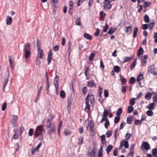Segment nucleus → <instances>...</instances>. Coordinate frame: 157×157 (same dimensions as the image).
<instances>
[{
	"instance_id": "obj_1",
	"label": "nucleus",
	"mask_w": 157,
	"mask_h": 157,
	"mask_svg": "<svg viewBox=\"0 0 157 157\" xmlns=\"http://www.w3.org/2000/svg\"><path fill=\"white\" fill-rule=\"evenodd\" d=\"M45 129L44 128L42 125L38 126L34 132V135L36 136H40L39 139L40 140H42L43 134L45 133Z\"/></svg>"
},
{
	"instance_id": "obj_2",
	"label": "nucleus",
	"mask_w": 157,
	"mask_h": 157,
	"mask_svg": "<svg viewBox=\"0 0 157 157\" xmlns=\"http://www.w3.org/2000/svg\"><path fill=\"white\" fill-rule=\"evenodd\" d=\"M24 47L23 51L25 53V57L26 59H28L31 54L29 43L27 42L24 45Z\"/></svg>"
},
{
	"instance_id": "obj_3",
	"label": "nucleus",
	"mask_w": 157,
	"mask_h": 157,
	"mask_svg": "<svg viewBox=\"0 0 157 157\" xmlns=\"http://www.w3.org/2000/svg\"><path fill=\"white\" fill-rule=\"evenodd\" d=\"M10 76V73L8 71H7L6 73V75H5L4 80V83L2 89L3 91H4L6 88V87L9 81V78Z\"/></svg>"
},
{
	"instance_id": "obj_4",
	"label": "nucleus",
	"mask_w": 157,
	"mask_h": 157,
	"mask_svg": "<svg viewBox=\"0 0 157 157\" xmlns=\"http://www.w3.org/2000/svg\"><path fill=\"white\" fill-rule=\"evenodd\" d=\"M110 1H106V0H104L103 7L105 10H108L111 8L112 5L110 4Z\"/></svg>"
},
{
	"instance_id": "obj_5",
	"label": "nucleus",
	"mask_w": 157,
	"mask_h": 157,
	"mask_svg": "<svg viewBox=\"0 0 157 157\" xmlns=\"http://www.w3.org/2000/svg\"><path fill=\"white\" fill-rule=\"evenodd\" d=\"M89 95L90 94H89L86 97L85 100L86 106L85 107V111L87 112H88L90 109V105L89 104Z\"/></svg>"
},
{
	"instance_id": "obj_6",
	"label": "nucleus",
	"mask_w": 157,
	"mask_h": 157,
	"mask_svg": "<svg viewBox=\"0 0 157 157\" xmlns=\"http://www.w3.org/2000/svg\"><path fill=\"white\" fill-rule=\"evenodd\" d=\"M141 147L145 149L148 150L150 149V145L149 143L147 142H143L141 145Z\"/></svg>"
},
{
	"instance_id": "obj_7",
	"label": "nucleus",
	"mask_w": 157,
	"mask_h": 157,
	"mask_svg": "<svg viewBox=\"0 0 157 157\" xmlns=\"http://www.w3.org/2000/svg\"><path fill=\"white\" fill-rule=\"evenodd\" d=\"M42 143L41 142H40L38 145L36 146V148H33L32 149V154H34L35 152L36 151H39V149L40 147L42 145Z\"/></svg>"
},
{
	"instance_id": "obj_8",
	"label": "nucleus",
	"mask_w": 157,
	"mask_h": 157,
	"mask_svg": "<svg viewBox=\"0 0 157 157\" xmlns=\"http://www.w3.org/2000/svg\"><path fill=\"white\" fill-rule=\"evenodd\" d=\"M52 49H51L49 50V51L48 56V65H49L50 64L52 61Z\"/></svg>"
},
{
	"instance_id": "obj_9",
	"label": "nucleus",
	"mask_w": 157,
	"mask_h": 157,
	"mask_svg": "<svg viewBox=\"0 0 157 157\" xmlns=\"http://www.w3.org/2000/svg\"><path fill=\"white\" fill-rule=\"evenodd\" d=\"M59 76L56 75L53 82V84L55 85V88L59 87Z\"/></svg>"
},
{
	"instance_id": "obj_10",
	"label": "nucleus",
	"mask_w": 157,
	"mask_h": 157,
	"mask_svg": "<svg viewBox=\"0 0 157 157\" xmlns=\"http://www.w3.org/2000/svg\"><path fill=\"white\" fill-rule=\"evenodd\" d=\"M148 59V56L147 55H144V58L141 60V66H144L147 63V59Z\"/></svg>"
},
{
	"instance_id": "obj_11",
	"label": "nucleus",
	"mask_w": 157,
	"mask_h": 157,
	"mask_svg": "<svg viewBox=\"0 0 157 157\" xmlns=\"http://www.w3.org/2000/svg\"><path fill=\"white\" fill-rule=\"evenodd\" d=\"M17 115H13V116L12 119L11 121V123L13 127H15L16 126L15 125L17 121Z\"/></svg>"
},
{
	"instance_id": "obj_12",
	"label": "nucleus",
	"mask_w": 157,
	"mask_h": 157,
	"mask_svg": "<svg viewBox=\"0 0 157 157\" xmlns=\"http://www.w3.org/2000/svg\"><path fill=\"white\" fill-rule=\"evenodd\" d=\"M37 50L38 54L37 58H38V57H39L40 59H42L44 55L43 50L41 48H40V49H37Z\"/></svg>"
},
{
	"instance_id": "obj_13",
	"label": "nucleus",
	"mask_w": 157,
	"mask_h": 157,
	"mask_svg": "<svg viewBox=\"0 0 157 157\" xmlns=\"http://www.w3.org/2000/svg\"><path fill=\"white\" fill-rule=\"evenodd\" d=\"M51 119H47V125L46 127L47 128H50L52 126V119L53 118V117L52 115H51Z\"/></svg>"
},
{
	"instance_id": "obj_14",
	"label": "nucleus",
	"mask_w": 157,
	"mask_h": 157,
	"mask_svg": "<svg viewBox=\"0 0 157 157\" xmlns=\"http://www.w3.org/2000/svg\"><path fill=\"white\" fill-rule=\"evenodd\" d=\"M55 130L56 129L55 128V127L53 126L48 131L47 133L50 136H52V133H54Z\"/></svg>"
},
{
	"instance_id": "obj_15",
	"label": "nucleus",
	"mask_w": 157,
	"mask_h": 157,
	"mask_svg": "<svg viewBox=\"0 0 157 157\" xmlns=\"http://www.w3.org/2000/svg\"><path fill=\"white\" fill-rule=\"evenodd\" d=\"M125 33L127 34H130L131 33L132 31V26H125Z\"/></svg>"
},
{
	"instance_id": "obj_16",
	"label": "nucleus",
	"mask_w": 157,
	"mask_h": 157,
	"mask_svg": "<svg viewBox=\"0 0 157 157\" xmlns=\"http://www.w3.org/2000/svg\"><path fill=\"white\" fill-rule=\"evenodd\" d=\"M155 108V104L154 103H152L149 104L146 107V108L150 110L154 109Z\"/></svg>"
},
{
	"instance_id": "obj_17",
	"label": "nucleus",
	"mask_w": 157,
	"mask_h": 157,
	"mask_svg": "<svg viewBox=\"0 0 157 157\" xmlns=\"http://www.w3.org/2000/svg\"><path fill=\"white\" fill-rule=\"evenodd\" d=\"M6 24L7 25H10L12 22V19L11 17L7 16L6 18Z\"/></svg>"
},
{
	"instance_id": "obj_18",
	"label": "nucleus",
	"mask_w": 157,
	"mask_h": 157,
	"mask_svg": "<svg viewBox=\"0 0 157 157\" xmlns=\"http://www.w3.org/2000/svg\"><path fill=\"white\" fill-rule=\"evenodd\" d=\"M116 29L114 28H111L107 32V34L111 35L113 34L116 31Z\"/></svg>"
},
{
	"instance_id": "obj_19",
	"label": "nucleus",
	"mask_w": 157,
	"mask_h": 157,
	"mask_svg": "<svg viewBox=\"0 0 157 157\" xmlns=\"http://www.w3.org/2000/svg\"><path fill=\"white\" fill-rule=\"evenodd\" d=\"M64 133L65 136H69L71 134V132L68 129H65L64 131Z\"/></svg>"
},
{
	"instance_id": "obj_20",
	"label": "nucleus",
	"mask_w": 157,
	"mask_h": 157,
	"mask_svg": "<svg viewBox=\"0 0 157 157\" xmlns=\"http://www.w3.org/2000/svg\"><path fill=\"white\" fill-rule=\"evenodd\" d=\"M9 61L10 66L11 67V68L12 69H14V65L12 64V56H11L9 57Z\"/></svg>"
},
{
	"instance_id": "obj_21",
	"label": "nucleus",
	"mask_w": 157,
	"mask_h": 157,
	"mask_svg": "<svg viewBox=\"0 0 157 157\" xmlns=\"http://www.w3.org/2000/svg\"><path fill=\"white\" fill-rule=\"evenodd\" d=\"M83 137H81L78 138V144L80 146L83 142Z\"/></svg>"
},
{
	"instance_id": "obj_22",
	"label": "nucleus",
	"mask_w": 157,
	"mask_h": 157,
	"mask_svg": "<svg viewBox=\"0 0 157 157\" xmlns=\"http://www.w3.org/2000/svg\"><path fill=\"white\" fill-rule=\"evenodd\" d=\"M144 53V50L142 47H140L139 49L137 52V55L138 56H140L142 55Z\"/></svg>"
},
{
	"instance_id": "obj_23",
	"label": "nucleus",
	"mask_w": 157,
	"mask_h": 157,
	"mask_svg": "<svg viewBox=\"0 0 157 157\" xmlns=\"http://www.w3.org/2000/svg\"><path fill=\"white\" fill-rule=\"evenodd\" d=\"M83 36L86 39L90 40L92 39L91 36L86 33H84L83 34Z\"/></svg>"
},
{
	"instance_id": "obj_24",
	"label": "nucleus",
	"mask_w": 157,
	"mask_h": 157,
	"mask_svg": "<svg viewBox=\"0 0 157 157\" xmlns=\"http://www.w3.org/2000/svg\"><path fill=\"white\" fill-rule=\"evenodd\" d=\"M155 67L154 66H150L148 67V73L150 72L151 73H152L155 70Z\"/></svg>"
},
{
	"instance_id": "obj_25",
	"label": "nucleus",
	"mask_w": 157,
	"mask_h": 157,
	"mask_svg": "<svg viewBox=\"0 0 157 157\" xmlns=\"http://www.w3.org/2000/svg\"><path fill=\"white\" fill-rule=\"evenodd\" d=\"M138 31V28L137 27H136L134 30L133 32V37L134 38H136V37L137 35V32Z\"/></svg>"
},
{
	"instance_id": "obj_26",
	"label": "nucleus",
	"mask_w": 157,
	"mask_h": 157,
	"mask_svg": "<svg viewBox=\"0 0 157 157\" xmlns=\"http://www.w3.org/2000/svg\"><path fill=\"white\" fill-rule=\"evenodd\" d=\"M112 148L113 146L111 145H109L107 146L106 149V151L108 155L109 154V152L111 151Z\"/></svg>"
},
{
	"instance_id": "obj_27",
	"label": "nucleus",
	"mask_w": 157,
	"mask_h": 157,
	"mask_svg": "<svg viewBox=\"0 0 157 157\" xmlns=\"http://www.w3.org/2000/svg\"><path fill=\"white\" fill-rule=\"evenodd\" d=\"M143 78V74H140L138 76L136 80L138 82H139Z\"/></svg>"
},
{
	"instance_id": "obj_28",
	"label": "nucleus",
	"mask_w": 157,
	"mask_h": 157,
	"mask_svg": "<svg viewBox=\"0 0 157 157\" xmlns=\"http://www.w3.org/2000/svg\"><path fill=\"white\" fill-rule=\"evenodd\" d=\"M94 151L92 150L90 153H88V157H94Z\"/></svg>"
},
{
	"instance_id": "obj_29",
	"label": "nucleus",
	"mask_w": 157,
	"mask_h": 157,
	"mask_svg": "<svg viewBox=\"0 0 157 157\" xmlns=\"http://www.w3.org/2000/svg\"><path fill=\"white\" fill-rule=\"evenodd\" d=\"M94 81L93 80H91L88 82V86L90 87H92L94 85Z\"/></svg>"
},
{
	"instance_id": "obj_30",
	"label": "nucleus",
	"mask_w": 157,
	"mask_h": 157,
	"mask_svg": "<svg viewBox=\"0 0 157 157\" xmlns=\"http://www.w3.org/2000/svg\"><path fill=\"white\" fill-rule=\"evenodd\" d=\"M152 94L151 93L149 92H148L147 93L145 96V98H146L147 100H149L151 98V97Z\"/></svg>"
},
{
	"instance_id": "obj_31",
	"label": "nucleus",
	"mask_w": 157,
	"mask_h": 157,
	"mask_svg": "<svg viewBox=\"0 0 157 157\" xmlns=\"http://www.w3.org/2000/svg\"><path fill=\"white\" fill-rule=\"evenodd\" d=\"M132 57H124V60L123 61V62L125 63L127 62H128L130 61L132 59Z\"/></svg>"
},
{
	"instance_id": "obj_32",
	"label": "nucleus",
	"mask_w": 157,
	"mask_h": 157,
	"mask_svg": "<svg viewBox=\"0 0 157 157\" xmlns=\"http://www.w3.org/2000/svg\"><path fill=\"white\" fill-rule=\"evenodd\" d=\"M136 59L132 63L130 67L131 70H132V69H134L136 65Z\"/></svg>"
},
{
	"instance_id": "obj_33",
	"label": "nucleus",
	"mask_w": 157,
	"mask_h": 157,
	"mask_svg": "<svg viewBox=\"0 0 157 157\" xmlns=\"http://www.w3.org/2000/svg\"><path fill=\"white\" fill-rule=\"evenodd\" d=\"M98 87L99 96V97H102V95H101V94L103 91L102 88L99 86H98Z\"/></svg>"
},
{
	"instance_id": "obj_34",
	"label": "nucleus",
	"mask_w": 157,
	"mask_h": 157,
	"mask_svg": "<svg viewBox=\"0 0 157 157\" xmlns=\"http://www.w3.org/2000/svg\"><path fill=\"white\" fill-rule=\"evenodd\" d=\"M40 41L39 39H37V43H36V46L37 49H40L41 48L40 46Z\"/></svg>"
},
{
	"instance_id": "obj_35",
	"label": "nucleus",
	"mask_w": 157,
	"mask_h": 157,
	"mask_svg": "<svg viewBox=\"0 0 157 157\" xmlns=\"http://www.w3.org/2000/svg\"><path fill=\"white\" fill-rule=\"evenodd\" d=\"M90 97V102L91 104H93L94 101V97L93 94H91L89 96V97Z\"/></svg>"
},
{
	"instance_id": "obj_36",
	"label": "nucleus",
	"mask_w": 157,
	"mask_h": 157,
	"mask_svg": "<svg viewBox=\"0 0 157 157\" xmlns=\"http://www.w3.org/2000/svg\"><path fill=\"white\" fill-rule=\"evenodd\" d=\"M133 118L132 117H129L127 118V122L129 124H131L132 123V120Z\"/></svg>"
},
{
	"instance_id": "obj_37",
	"label": "nucleus",
	"mask_w": 157,
	"mask_h": 157,
	"mask_svg": "<svg viewBox=\"0 0 157 157\" xmlns=\"http://www.w3.org/2000/svg\"><path fill=\"white\" fill-rule=\"evenodd\" d=\"M136 81V79L135 78L132 77L129 79V83L131 84H133Z\"/></svg>"
},
{
	"instance_id": "obj_38",
	"label": "nucleus",
	"mask_w": 157,
	"mask_h": 157,
	"mask_svg": "<svg viewBox=\"0 0 157 157\" xmlns=\"http://www.w3.org/2000/svg\"><path fill=\"white\" fill-rule=\"evenodd\" d=\"M144 20L146 23H148L149 21V18L147 15H146L144 16Z\"/></svg>"
},
{
	"instance_id": "obj_39",
	"label": "nucleus",
	"mask_w": 157,
	"mask_h": 157,
	"mask_svg": "<svg viewBox=\"0 0 157 157\" xmlns=\"http://www.w3.org/2000/svg\"><path fill=\"white\" fill-rule=\"evenodd\" d=\"M122 113V109L121 108H119L117 110L116 115L117 116H120Z\"/></svg>"
},
{
	"instance_id": "obj_40",
	"label": "nucleus",
	"mask_w": 157,
	"mask_h": 157,
	"mask_svg": "<svg viewBox=\"0 0 157 157\" xmlns=\"http://www.w3.org/2000/svg\"><path fill=\"white\" fill-rule=\"evenodd\" d=\"M75 23L76 25L78 26H81V22L80 18H79L77 19L75 21Z\"/></svg>"
},
{
	"instance_id": "obj_41",
	"label": "nucleus",
	"mask_w": 157,
	"mask_h": 157,
	"mask_svg": "<svg viewBox=\"0 0 157 157\" xmlns=\"http://www.w3.org/2000/svg\"><path fill=\"white\" fill-rule=\"evenodd\" d=\"M146 113L148 116H151L153 115V112L150 109L146 112Z\"/></svg>"
},
{
	"instance_id": "obj_42",
	"label": "nucleus",
	"mask_w": 157,
	"mask_h": 157,
	"mask_svg": "<svg viewBox=\"0 0 157 157\" xmlns=\"http://www.w3.org/2000/svg\"><path fill=\"white\" fill-rule=\"evenodd\" d=\"M133 110V108L132 106H129L127 109V112L128 113H131Z\"/></svg>"
},
{
	"instance_id": "obj_43",
	"label": "nucleus",
	"mask_w": 157,
	"mask_h": 157,
	"mask_svg": "<svg viewBox=\"0 0 157 157\" xmlns=\"http://www.w3.org/2000/svg\"><path fill=\"white\" fill-rule=\"evenodd\" d=\"M60 97L62 98H65L66 94L65 92L63 90H62L61 91L60 93Z\"/></svg>"
},
{
	"instance_id": "obj_44",
	"label": "nucleus",
	"mask_w": 157,
	"mask_h": 157,
	"mask_svg": "<svg viewBox=\"0 0 157 157\" xmlns=\"http://www.w3.org/2000/svg\"><path fill=\"white\" fill-rule=\"evenodd\" d=\"M123 144L125 148H127L128 147L129 145L128 141H124H124L123 142Z\"/></svg>"
},
{
	"instance_id": "obj_45",
	"label": "nucleus",
	"mask_w": 157,
	"mask_h": 157,
	"mask_svg": "<svg viewBox=\"0 0 157 157\" xmlns=\"http://www.w3.org/2000/svg\"><path fill=\"white\" fill-rule=\"evenodd\" d=\"M71 101L72 100L71 98H68L67 101V109L70 107L71 103Z\"/></svg>"
},
{
	"instance_id": "obj_46",
	"label": "nucleus",
	"mask_w": 157,
	"mask_h": 157,
	"mask_svg": "<svg viewBox=\"0 0 157 157\" xmlns=\"http://www.w3.org/2000/svg\"><path fill=\"white\" fill-rule=\"evenodd\" d=\"M113 70L115 72L118 73L120 71V68L118 66H115L114 67Z\"/></svg>"
},
{
	"instance_id": "obj_47",
	"label": "nucleus",
	"mask_w": 157,
	"mask_h": 157,
	"mask_svg": "<svg viewBox=\"0 0 157 157\" xmlns=\"http://www.w3.org/2000/svg\"><path fill=\"white\" fill-rule=\"evenodd\" d=\"M108 114L109 112H108L107 110L106 109H105L103 114V117L105 118H107V117L108 116Z\"/></svg>"
},
{
	"instance_id": "obj_48",
	"label": "nucleus",
	"mask_w": 157,
	"mask_h": 157,
	"mask_svg": "<svg viewBox=\"0 0 157 157\" xmlns=\"http://www.w3.org/2000/svg\"><path fill=\"white\" fill-rule=\"evenodd\" d=\"M135 99V98H132L130 100L129 103L131 106H133L134 105Z\"/></svg>"
},
{
	"instance_id": "obj_49",
	"label": "nucleus",
	"mask_w": 157,
	"mask_h": 157,
	"mask_svg": "<svg viewBox=\"0 0 157 157\" xmlns=\"http://www.w3.org/2000/svg\"><path fill=\"white\" fill-rule=\"evenodd\" d=\"M34 130L33 128H31L29 129V136H32L34 133Z\"/></svg>"
},
{
	"instance_id": "obj_50",
	"label": "nucleus",
	"mask_w": 157,
	"mask_h": 157,
	"mask_svg": "<svg viewBox=\"0 0 157 157\" xmlns=\"http://www.w3.org/2000/svg\"><path fill=\"white\" fill-rule=\"evenodd\" d=\"M95 56V54L94 53H92L90 55V57H89L88 59L90 61H91L92 60V59H93L94 58V56Z\"/></svg>"
},
{
	"instance_id": "obj_51",
	"label": "nucleus",
	"mask_w": 157,
	"mask_h": 157,
	"mask_svg": "<svg viewBox=\"0 0 157 157\" xmlns=\"http://www.w3.org/2000/svg\"><path fill=\"white\" fill-rule=\"evenodd\" d=\"M120 78L122 83H125L126 82V79L124 78L121 75H120Z\"/></svg>"
},
{
	"instance_id": "obj_52",
	"label": "nucleus",
	"mask_w": 157,
	"mask_h": 157,
	"mask_svg": "<svg viewBox=\"0 0 157 157\" xmlns=\"http://www.w3.org/2000/svg\"><path fill=\"white\" fill-rule=\"evenodd\" d=\"M120 119L119 116H117L115 117L114 122L116 124L119 121Z\"/></svg>"
},
{
	"instance_id": "obj_53",
	"label": "nucleus",
	"mask_w": 157,
	"mask_h": 157,
	"mask_svg": "<svg viewBox=\"0 0 157 157\" xmlns=\"http://www.w3.org/2000/svg\"><path fill=\"white\" fill-rule=\"evenodd\" d=\"M18 133L17 132H16L14 134L13 136V139L14 140H16L17 139L18 137Z\"/></svg>"
},
{
	"instance_id": "obj_54",
	"label": "nucleus",
	"mask_w": 157,
	"mask_h": 157,
	"mask_svg": "<svg viewBox=\"0 0 157 157\" xmlns=\"http://www.w3.org/2000/svg\"><path fill=\"white\" fill-rule=\"evenodd\" d=\"M109 122L108 120V119H106V121H105V123L104 124V126L105 128H107L108 126L109 125Z\"/></svg>"
},
{
	"instance_id": "obj_55",
	"label": "nucleus",
	"mask_w": 157,
	"mask_h": 157,
	"mask_svg": "<svg viewBox=\"0 0 157 157\" xmlns=\"http://www.w3.org/2000/svg\"><path fill=\"white\" fill-rule=\"evenodd\" d=\"M112 132L111 131H108L106 133V134L107 135V138L109 137L112 135Z\"/></svg>"
},
{
	"instance_id": "obj_56",
	"label": "nucleus",
	"mask_w": 157,
	"mask_h": 157,
	"mask_svg": "<svg viewBox=\"0 0 157 157\" xmlns=\"http://www.w3.org/2000/svg\"><path fill=\"white\" fill-rule=\"evenodd\" d=\"M157 154V149L154 148L152 151V154L154 156H155Z\"/></svg>"
},
{
	"instance_id": "obj_57",
	"label": "nucleus",
	"mask_w": 157,
	"mask_h": 157,
	"mask_svg": "<svg viewBox=\"0 0 157 157\" xmlns=\"http://www.w3.org/2000/svg\"><path fill=\"white\" fill-rule=\"evenodd\" d=\"M131 135V134L130 133H126L125 135L126 140H128L130 139V138Z\"/></svg>"
},
{
	"instance_id": "obj_58",
	"label": "nucleus",
	"mask_w": 157,
	"mask_h": 157,
	"mask_svg": "<svg viewBox=\"0 0 157 157\" xmlns=\"http://www.w3.org/2000/svg\"><path fill=\"white\" fill-rule=\"evenodd\" d=\"M100 17L101 18L104 17L106 16V14L104 13V12L102 11L100 12Z\"/></svg>"
},
{
	"instance_id": "obj_59",
	"label": "nucleus",
	"mask_w": 157,
	"mask_h": 157,
	"mask_svg": "<svg viewBox=\"0 0 157 157\" xmlns=\"http://www.w3.org/2000/svg\"><path fill=\"white\" fill-rule=\"evenodd\" d=\"M6 106L7 104L6 102H4L2 106V110L3 111H4L6 109Z\"/></svg>"
},
{
	"instance_id": "obj_60",
	"label": "nucleus",
	"mask_w": 157,
	"mask_h": 157,
	"mask_svg": "<svg viewBox=\"0 0 157 157\" xmlns=\"http://www.w3.org/2000/svg\"><path fill=\"white\" fill-rule=\"evenodd\" d=\"M109 28V26L106 23L105 26V28L103 29V31L104 32H106L107 31Z\"/></svg>"
},
{
	"instance_id": "obj_61",
	"label": "nucleus",
	"mask_w": 157,
	"mask_h": 157,
	"mask_svg": "<svg viewBox=\"0 0 157 157\" xmlns=\"http://www.w3.org/2000/svg\"><path fill=\"white\" fill-rule=\"evenodd\" d=\"M154 24L153 23H151L149 25V29L151 30H152L154 27Z\"/></svg>"
},
{
	"instance_id": "obj_62",
	"label": "nucleus",
	"mask_w": 157,
	"mask_h": 157,
	"mask_svg": "<svg viewBox=\"0 0 157 157\" xmlns=\"http://www.w3.org/2000/svg\"><path fill=\"white\" fill-rule=\"evenodd\" d=\"M99 33V30L98 28H97L96 29V32L94 33V35L96 36H98Z\"/></svg>"
},
{
	"instance_id": "obj_63",
	"label": "nucleus",
	"mask_w": 157,
	"mask_h": 157,
	"mask_svg": "<svg viewBox=\"0 0 157 157\" xmlns=\"http://www.w3.org/2000/svg\"><path fill=\"white\" fill-rule=\"evenodd\" d=\"M148 25L147 24H144L142 25V29L144 30H146L148 29Z\"/></svg>"
},
{
	"instance_id": "obj_64",
	"label": "nucleus",
	"mask_w": 157,
	"mask_h": 157,
	"mask_svg": "<svg viewBox=\"0 0 157 157\" xmlns=\"http://www.w3.org/2000/svg\"><path fill=\"white\" fill-rule=\"evenodd\" d=\"M153 101L154 102L156 103L157 102V92L156 93V95L153 97Z\"/></svg>"
}]
</instances>
